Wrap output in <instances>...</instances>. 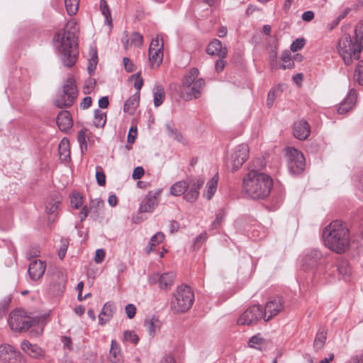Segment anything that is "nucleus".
<instances>
[{"instance_id": "56", "label": "nucleus", "mask_w": 363, "mask_h": 363, "mask_svg": "<svg viewBox=\"0 0 363 363\" xmlns=\"http://www.w3.org/2000/svg\"><path fill=\"white\" fill-rule=\"evenodd\" d=\"M106 252L104 249H98L96 250L94 256V262L97 264L101 263L104 259Z\"/></svg>"}, {"instance_id": "5", "label": "nucleus", "mask_w": 363, "mask_h": 363, "mask_svg": "<svg viewBox=\"0 0 363 363\" xmlns=\"http://www.w3.org/2000/svg\"><path fill=\"white\" fill-rule=\"evenodd\" d=\"M199 71L197 68L193 67L189 69L182 79V87L183 89H188L186 96L181 94V98L185 99H191L192 97L198 99L200 97L206 82L203 78H199Z\"/></svg>"}, {"instance_id": "51", "label": "nucleus", "mask_w": 363, "mask_h": 363, "mask_svg": "<svg viewBox=\"0 0 363 363\" xmlns=\"http://www.w3.org/2000/svg\"><path fill=\"white\" fill-rule=\"evenodd\" d=\"M98 63V57L96 52H95L91 57V59L89 61V65L87 67V70L90 74H92V73L96 69V65Z\"/></svg>"}, {"instance_id": "14", "label": "nucleus", "mask_w": 363, "mask_h": 363, "mask_svg": "<svg viewBox=\"0 0 363 363\" xmlns=\"http://www.w3.org/2000/svg\"><path fill=\"white\" fill-rule=\"evenodd\" d=\"M323 255L320 250L312 249L308 251L302 259V267L304 270L315 269Z\"/></svg>"}, {"instance_id": "59", "label": "nucleus", "mask_w": 363, "mask_h": 363, "mask_svg": "<svg viewBox=\"0 0 363 363\" xmlns=\"http://www.w3.org/2000/svg\"><path fill=\"white\" fill-rule=\"evenodd\" d=\"M164 239V235L162 232H158L154 235H152L150 240V242L153 243H157V245L162 242Z\"/></svg>"}, {"instance_id": "60", "label": "nucleus", "mask_w": 363, "mask_h": 363, "mask_svg": "<svg viewBox=\"0 0 363 363\" xmlns=\"http://www.w3.org/2000/svg\"><path fill=\"white\" fill-rule=\"evenodd\" d=\"M123 61L125 69L128 72H132L135 69L134 64L132 62V61L130 60V59L128 57H124Z\"/></svg>"}, {"instance_id": "24", "label": "nucleus", "mask_w": 363, "mask_h": 363, "mask_svg": "<svg viewBox=\"0 0 363 363\" xmlns=\"http://www.w3.org/2000/svg\"><path fill=\"white\" fill-rule=\"evenodd\" d=\"M114 305L110 302L104 304L101 312L99 315V323L104 325L108 322L114 313Z\"/></svg>"}, {"instance_id": "61", "label": "nucleus", "mask_w": 363, "mask_h": 363, "mask_svg": "<svg viewBox=\"0 0 363 363\" xmlns=\"http://www.w3.org/2000/svg\"><path fill=\"white\" fill-rule=\"evenodd\" d=\"M223 59L224 58L220 57V59L216 62L215 69L218 73L221 72L225 66V61Z\"/></svg>"}, {"instance_id": "17", "label": "nucleus", "mask_w": 363, "mask_h": 363, "mask_svg": "<svg viewBox=\"0 0 363 363\" xmlns=\"http://www.w3.org/2000/svg\"><path fill=\"white\" fill-rule=\"evenodd\" d=\"M66 277L61 272H57L52 277L50 284V290L54 295H59L65 289Z\"/></svg>"}, {"instance_id": "32", "label": "nucleus", "mask_w": 363, "mask_h": 363, "mask_svg": "<svg viewBox=\"0 0 363 363\" xmlns=\"http://www.w3.org/2000/svg\"><path fill=\"white\" fill-rule=\"evenodd\" d=\"M218 184V175H215L211 180H209L206 184V191L204 192L203 196L210 200L217 189Z\"/></svg>"}, {"instance_id": "13", "label": "nucleus", "mask_w": 363, "mask_h": 363, "mask_svg": "<svg viewBox=\"0 0 363 363\" xmlns=\"http://www.w3.org/2000/svg\"><path fill=\"white\" fill-rule=\"evenodd\" d=\"M284 308V302L281 297H274L268 301L265 305L264 315L265 316V322L269 321L271 318L278 315Z\"/></svg>"}, {"instance_id": "11", "label": "nucleus", "mask_w": 363, "mask_h": 363, "mask_svg": "<svg viewBox=\"0 0 363 363\" xmlns=\"http://www.w3.org/2000/svg\"><path fill=\"white\" fill-rule=\"evenodd\" d=\"M263 318L265 320L263 310L261 306L255 305L249 307L238 319V324L240 325H251Z\"/></svg>"}, {"instance_id": "8", "label": "nucleus", "mask_w": 363, "mask_h": 363, "mask_svg": "<svg viewBox=\"0 0 363 363\" xmlns=\"http://www.w3.org/2000/svg\"><path fill=\"white\" fill-rule=\"evenodd\" d=\"M77 96L74 81L68 79L55 99V104L60 108L70 107Z\"/></svg>"}, {"instance_id": "40", "label": "nucleus", "mask_w": 363, "mask_h": 363, "mask_svg": "<svg viewBox=\"0 0 363 363\" xmlns=\"http://www.w3.org/2000/svg\"><path fill=\"white\" fill-rule=\"evenodd\" d=\"M100 9L101 11L102 14L106 18V22L108 26L111 25L112 20L111 17V12L109 7L107 4V2L106 0H101L100 1Z\"/></svg>"}, {"instance_id": "20", "label": "nucleus", "mask_w": 363, "mask_h": 363, "mask_svg": "<svg viewBox=\"0 0 363 363\" xmlns=\"http://www.w3.org/2000/svg\"><path fill=\"white\" fill-rule=\"evenodd\" d=\"M206 52L210 55H216L221 58H225L227 55L228 50L225 47L223 48L219 40L214 39L208 44Z\"/></svg>"}, {"instance_id": "63", "label": "nucleus", "mask_w": 363, "mask_h": 363, "mask_svg": "<svg viewBox=\"0 0 363 363\" xmlns=\"http://www.w3.org/2000/svg\"><path fill=\"white\" fill-rule=\"evenodd\" d=\"M91 98L90 96H86L83 99L82 101L81 102L80 106L82 108L86 109L91 106Z\"/></svg>"}, {"instance_id": "7", "label": "nucleus", "mask_w": 363, "mask_h": 363, "mask_svg": "<svg viewBox=\"0 0 363 363\" xmlns=\"http://www.w3.org/2000/svg\"><path fill=\"white\" fill-rule=\"evenodd\" d=\"M362 50L358 43H353L350 35L344 34L339 40L337 51L345 65H349L353 60H359Z\"/></svg>"}, {"instance_id": "44", "label": "nucleus", "mask_w": 363, "mask_h": 363, "mask_svg": "<svg viewBox=\"0 0 363 363\" xmlns=\"http://www.w3.org/2000/svg\"><path fill=\"white\" fill-rule=\"evenodd\" d=\"M354 78L360 85H363V60H360L355 69Z\"/></svg>"}, {"instance_id": "52", "label": "nucleus", "mask_w": 363, "mask_h": 363, "mask_svg": "<svg viewBox=\"0 0 363 363\" xmlns=\"http://www.w3.org/2000/svg\"><path fill=\"white\" fill-rule=\"evenodd\" d=\"M60 203L59 201H55L48 204L45 207L46 213L50 215L55 214L59 208Z\"/></svg>"}, {"instance_id": "48", "label": "nucleus", "mask_w": 363, "mask_h": 363, "mask_svg": "<svg viewBox=\"0 0 363 363\" xmlns=\"http://www.w3.org/2000/svg\"><path fill=\"white\" fill-rule=\"evenodd\" d=\"M9 363H26V359L23 354L16 349Z\"/></svg>"}, {"instance_id": "22", "label": "nucleus", "mask_w": 363, "mask_h": 363, "mask_svg": "<svg viewBox=\"0 0 363 363\" xmlns=\"http://www.w3.org/2000/svg\"><path fill=\"white\" fill-rule=\"evenodd\" d=\"M158 278L159 286L161 289H169L173 285L176 274L173 272H165L161 275L155 274Z\"/></svg>"}, {"instance_id": "15", "label": "nucleus", "mask_w": 363, "mask_h": 363, "mask_svg": "<svg viewBox=\"0 0 363 363\" xmlns=\"http://www.w3.org/2000/svg\"><path fill=\"white\" fill-rule=\"evenodd\" d=\"M45 269L46 264L44 262L39 259L31 261L28 269L30 279L38 281L44 275Z\"/></svg>"}, {"instance_id": "53", "label": "nucleus", "mask_w": 363, "mask_h": 363, "mask_svg": "<svg viewBox=\"0 0 363 363\" xmlns=\"http://www.w3.org/2000/svg\"><path fill=\"white\" fill-rule=\"evenodd\" d=\"M305 45V40L303 38H298L296 40H294L291 45V50L293 52H297L300 50Z\"/></svg>"}, {"instance_id": "18", "label": "nucleus", "mask_w": 363, "mask_h": 363, "mask_svg": "<svg viewBox=\"0 0 363 363\" xmlns=\"http://www.w3.org/2000/svg\"><path fill=\"white\" fill-rule=\"evenodd\" d=\"M21 348L32 358L39 359L45 356V352L40 346L31 344L28 340H23L21 344Z\"/></svg>"}, {"instance_id": "47", "label": "nucleus", "mask_w": 363, "mask_h": 363, "mask_svg": "<svg viewBox=\"0 0 363 363\" xmlns=\"http://www.w3.org/2000/svg\"><path fill=\"white\" fill-rule=\"evenodd\" d=\"M264 342V340L259 334L252 336L248 341L250 347L259 348Z\"/></svg>"}, {"instance_id": "9", "label": "nucleus", "mask_w": 363, "mask_h": 363, "mask_svg": "<svg viewBox=\"0 0 363 363\" xmlns=\"http://www.w3.org/2000/svg\"><path fill=\"white\" fill-rule=\"evenodd\" d=\"M37 320L23 315V311L16 310L12 311L8 320L11 329L16 332H26L37 323Z\"/></svg>"}, {"instance_id": "25", "label": "nucleus", "mask_w": 363, "mask_h": 363, "mask_svg": "<svg viewBox=\"0 0 363 363\" xmlns=\"http://www.w3.org/2000/svg\"><path fill=\"white\" fill-rule=\"evenodd\" d=\"M140 101V93L136 92L130 96L125 102L123 111L130 115L134 114Z\"/></svg>"}, {"instance_id": "28", "label": "nucleus", "mask_w": 363, "mask_h": 363, "mask_svg": "<svg viewBox=\"0 0 363 363\" xmlns=\"http://www.w3.org/2000/svg\"><path fill=\"white\" fill-rule=\"evenodd\" d=\"M15 350L12 345L9 344L0 345V363H9Z\"/></svg>"}, {"instance_id": "54", "label": "nucleus", "mask_w": 363, "mask_h": 363, "mask_svg": "<svg viewBox=\"0 0 363 363\" xmlns=\"http://www.w3.org/2000/svg\"><path fill=\"white\" fill-rule=\"evenodd\" d=\"M125 313L129 319L135 317L136 313V308L133 304L129 303L125 308Z\"/></svg>"}, {"instance_id": "50", "label": "nucleus", "mask_w": 363, "mask_h": 363, "mask_svg": "<svg viewBox=\"0 0 363 363\" xmlns=\"http://www.w3.org/2000/svg\"><path fill=\"white\" fill-rule=\"evenodd\" d=\"M130 78H134L135 82L134 83V87L137 89V92L140 93V90L141 89L143 85V79L141 77L140 72H137L136 74H133Z\"/></svg>"}, {"instance_id": "6", "label": "nucleus", "mask_w": 363, "mask_h": 363, "mask_svg": "<svg viewBox=\"0 0 363 363\" xmlns=\"http://www.w3.org/2000/svg\"><path fill=\"white\" fill-rule=\"evenodd\" d=\"M194 301V295L187 285L179 286L171 301V309L175 313H185L190 309Z\"/></svg>"}, {"instance_id": "46", "label": "nucleus", "mask_w": 363, "mask_h": 363, "mask_svg": "<svg viewBox=\"0 0 363 363\" xmlns=\"http://www.w3.org/2000/svg\"><path fill=\"white\" fill-rule=\"evenodd\" d=\"M96 179L99 186H103L106 184V175L101 166L96 167Z\"/></svg>"}, {"instance_id": "39", "label": "nucleus", "mask_w": 363, "mask_h": 363, "mask_svg": "<svg viewBox=\"0 0 363 363\" xmlns=\"http://www.w3.org/2000/svg\"><path fill=\"white\" fill-rule=\"evenodd\" d=\"M354 38L356 43L363 50V21L357 24L354 29Z\"/></svg>"}, {"instance_id": "4", "label": "nucleus", "mask_w": 363, "mask_h": 363, "mask_svg": "<svg viewBox=\"0 0 363 363\" xmlns=\"http://www.w3.org/2000/svg\"><path fill=\"white\" fill-rule=\"evenodd\" d=\"M205 179L203 177L179 181L171 186L169 191L172 196H179L183 195L185 201L194 203L198 199L199 190L203 185Z\"/></svg>"}, {"instance_id": "62", "label": "nucleus", "mask_w": 363, "mask_h": 363, "mask_svg": "<svg viewBox=\"0 0 363 363\" xmlns=\"http://www.w3.org/2000/svg\"><path fill=\"white\" fill-rule=\"evenodd\" d=\"M276 99L275 91L271 90L268 93L267 99V105L268 107H271L274 104V101Z\"/></svg>"}, {"instance_id": "55", "label": "nucleus", "mask_w": 363, "mask_h": 363, "mask_svg": "<svg viewBox=\"0 0 363 363\" xmlns=\"http://www.w3.org/2000/svg\"><path fill=\"white\" fill-rule=\"evenodd\" d=\"M68 247V240H62V245L58 252V256L60 259H64L66 255L67 250Z\"/></svg>"}, {"instance_id": "41", "label": "nucleus", "mask_w": 363, "mask_h": 363, "mask_svg": "<svg viewBox=\"0 0 363 363\" xmlns=\"http://www.w3.org/2000/svg\"><path fill=\"white\" fill-rule=\"evenodd\" d=\"M86 129H82L79 131L77 135V141L80 145L82 154H84L87 150V143L86 140Z\"/></svg>"}, {"instance_id": "31", "label": "nucleus", "mask_w": 363, "mask_h": 363, "mask_svg": "<svg viewBox=\"0 0 363 363\" xmlns=\"http://www.w3.org/2000/svg\"><path fill=\"white\" fill-rule=\"evenodd\" d=\"M143 41V35L138 32H133L125 40V48L127 49L128 46L140 47Z\"/></svg>"}, {"instance_id": "34", "label": "nucleus", "mask_w": 363, "mask_h": 363, "mask_svg": "<svg viewBox=\"0 0 363 363\" xmlns=\"http://www.w3.org/2000/svg\"><path fill=\"white\" fill-rule=\"evenodd\" d=\"M106 123V114L99 109L94 111L93 123L96 128H103Z\"/></svg>"}, {"instance_id": "12", "label": "nucleus", "mask_w": 363, "mask_h": 363, "mask_svg": "<svg viewBox=\"0 0 363 363\" xmlns=\"http://www.w3.org/2000/svg\"><path fill=\"white\" fill-rule=\"evenodd\" d=\"M249 157V147L246 144H240L236 146L231 154L230 160L232 169L237 171Z\"/></svg>"}, {"instance_id": "26", "label": "nucleus", "mask_w": 363, "mask_h": 363, "mask_svg": "<svg viewBox=\"0 0 363 363\" xmlns=\"http://www.w3.org/2000/svg\"><path fill=\"white\" fill-rule=\"evenodd\" d=\"M165 130L168 137L182 144L186 143V139L182 133L174 126L173 123H168L165 125Z\"/></svg>"}, {"instance_id": "2", "label": "nucleus", "mask_w": 363, "mask_h": 363, "mask_svg": "<svg viewBox=\"0 0 363 363\" xmlns=\"http://www.w3.org/2000/svg\"><path fill=\"white\" fill-rule=\"evenodd\" d=\"M323 239L325 247L337 254H342L350 247V230L345 223L338 220L325 227Z\"/></svg>"}, {"instance_id": "37", "label": "nucleus", "mask_w": 363, "mask_h": 363, "mask_svg": "<svg viewBox=\"0 0 363 363\" xmlns=\"http://www.w3.org/2000/svg\"><path fill=\"white\" fill-rule=\"evenodd\" d=\"M79 0H65V5L67 13L73 16L77 13L79 9Z\"/></svg>"}, {"instance_id": "33", "label": "nucleus", "mask_w": 363, "mask_h": 363, "mask_svg": "<svg viewBox=\"0 0 363 363\" xmlns=\"http://www.w3.org/2000/svg\"><path fill=\"white\" fill-rule=\"evenodd\" d=\"M335 267L340 275L343 277H350L351 274V267L347 260L341 259L338 261Z\"/></svg>"}, {"instance_id": "43", "label": "nucleus", "mask_w": 363, "mask_h": 363, "mask_svg": "<svg viewBox=\"0 0 363 363\" xmlns=\"http://www.w3.org/2000/svg\"><path fill=\"white\" fill-rule=\"evenodd\" d=\"M163 50V40L162 38H159V37H156L155 38L152 39L150 48H149V52H151V51H162Z\"/></svg>"}, {"instance_id": "42", "label": "nucleus", "mask_w": 363, "mask_h": 363, "mask_svg": "<svg viewBox=\"0 0 363 363\" xmlns=\"http://www.w3.org/2000/svg\"><path fill=\"white\" fill-rule=\"evenodd\" d=\"M69 141L65 138L60 142L59 145V153L60 157H64L63 160H66L69 157Z\"/></svg>"}, {"instance_id": "3", "label": "nucleus", "mask_w": 363, "mask_h": 363, "mask_svg": "<svg viewBox=\"0 0 363 363\" xmlns=\"http://www.w3.org/2000/svg\"><path fill=\"white\" fill-rule=\"evenodd\" d=\"M272 185V179L269 175L255 170H251L243 178V191L253 199L267 198Z\"/></svg>"}, {"instance_id": "1", "label": "nucleus", "mask_w": 363, "mask_h": 363, "mask_svg": "<svg viewBox=\"0 0 363 363\" xmlns=\"http://www.w3.org/2000/svg\"><path fill=\"white\" fill-rule=\"evenodd\" d=\"M79 30L77 23L72 20L67 23L63 30L57 33L53 38L54 42H59L58 52L63 65L72 67L77 62V37Z\"/></svg>"}, {"instance_id": "57", "label": "nucleus", "mask_w": 363, "mask_h": 363, "mask_svg": "<svg viewBox=\"0 0 363 363\" xmlns=\"http://www.w3.org/2000/svg\"><path fill=\"white\" fill-rule=\"evenodd\" d=\"M281 60L284 62V64L281 66V67L284 69H291L294 66V62L291 59V57L288 55L283 56L281 57Z\"/></svg>"}, {"instance_id": "23", "label": "nucleus", "mask_w": 363, "mask_h": 363, "mask_svg": "<svg viewBox=\"0 0 363 363\" xmlns=\"http://www.w3.org/2000/svg\"><path fill=\"white\" fill-rule=\"evenodd\" d=\"M158 201L156 196L147 195L142 201L139 211L142 213L152 212L157 206Z\"/></svg>"}, {"instance_id": "16", "label": "nucleus", "mask_w": 363, "mask_h": 363, "mask_svg": "<svg viewBox=\"0 0 363 363\" xmlns=\"http://www.w3.org/2000/svg\"><path fill=\"white\" fill-rule=\"evenodd\" d=\"M311 133V127L306 120H300L294 123L293 134L295 138L303 140H306Z\"/></svg>"}, {"instance_id": "29", "label": "nucleus", "mask_w": 363, "mask_h": 363, "mask_svg": "<svg viewBox=\"0 0 363 363\" xmlns=\"http://www.w3.org/2000/svg\"><path fill=\"white\" fill-rule=\"evenodd\" d=\"M153 101L155 107H159L165 99V91L163 86L157 84L153 88Z\"/></svg>"}, {"instance_id": "36", "label": "nucleus", "mask_w": 363, "mask_h": 363, "mask_svg": "<svg viewBox=\"0 0 363 363\" xmlns=\"http://www.w3.org/2000/svg\"><path fill=\"white\" fill-rule=\"evenodd\" d=\"M145 324L149 335L151 336H155L157 329L160 328V321L158 319L153 316L149 320L146 319Z\"/></svg>"}, {"instance_id": "27", "label": "nucleus", "mask_w": 363, "mask_h": 363, "mask_svg": "<svg viewBox=\"0 0 363 363\" xmlns=\"http://www.w3.org/2000/svg\"><path fill=\"white\" fill-rule=\"evenodd\" d=\"M327 334L328 330L326 328H320L318 330L313 342V348L315 351H318L323 348L327 340Z\"/></svg>"}, {"instance_id": "58", "label": "nucleus", "mask_w": 363, "mask_h": 363, "mask_svg": "<svg viewBox=\"0 0 363 363\" xmlns=\"http://www.w3.org/2000/svg\"><path fill=\"white\" fill-rule=\"evenodd\" d=\"M145 174V170L143 167H137L134 169L133 172V179H140L143 177Z\"/></svg>"}, {"instance_id": "45", "label": "nucleus", "mask_w": 363, "mask_h": 363, "mask_svg": "<svg viewBox=\"0 0 363 363\" xmlns=\"http://www.w3.org/2000/svg\"><path fill=\"white\" fill-rule=\"evenodd\" d=\"M70 202L72 207L77 209L83 203V197L79 193H74L70 197Z\"/></svg>"}, {"instance_id": "35", "label": "nucleus", "mask_w": 363, "mask_h": 363, "mask_svg": "<svg viewBox=\"0 0 363 363\" xmlns=\"http://www.w3.org/2000/svg\"><path fill=\"white\" fill-rule=\"evenodd\" d=\"M162 51H151L149 52V60L152 67H158L162 61Z\"/></svg>"}, {"instance_id": "38", "label": "nucleus", "mask_w": 363, "mask_h": 363, "mask_svg": "<svg viewBox=\"0 0 363 363\" xmlns=\"http://www.w3.org/2000/svg\"><path fill=\"white\" fill-rule=\"evenodd\" d=\"M139 337L133 330H125L123 333V341L137 345L139 342Z\"/></svg>"}, {"instance_id": "21", "label": "nucleus", "mask_w": 363, "mask_h": 363, "mask_svg": "<svg viewBox=\"0 0 363 363\" xmlns=\"http://www.w3.org/2000/svg\"><path fill=\"white\" fill-rule=\"evenodd\" d=\"M58 128L62 131H67L72 127L73 122L68 111H61L56 118Z\"/></svg>"}, {"instance_id": "19", "label": "nucleus", "mask_w": 363, "mask_h": 363, "mask_svg": "<svg viewBox=\"0 0 363 363\" xmlns=\"http://www.w3.org/2000/svg\"><path fill=\"white\" fill-rule=\"evenodd\" d=\"M357 101V92L352 89L343 101L339 105L337 111L340 114H344L351 110Z\"/></svg>"}, {"instance_id": "30", "label": "nucleus", "mask_w": 363, "mask_h": 363, "mask_svg": "<svg viewBox=\"0 0 363 363\" xmlns=\"http://www.w3.org/2000/svg\"><path fill=\"white\" fill-rule=\"evenodd\" d=\"M110 360L112 363H122L121 354L120 352L118 344L116 340H112L110 349Z\"/></svg>"}, {"instance_id": "10", "label": "nucleus", "mask_w": 363, "mask_h": 363, "mask_svg": "<svg viewBox=\"0 0 363 363\" xmlns=\"http://www.w3.org/2000/svg\"><path fill=\"white\" fill-rule=\"evenodd\" d=\"M287 164L289 172L293 174H301L305 168V157L303 153L294 147L286 148Z\"/></svg>"}, {"instance_id": "64", "label": "nucleus", "mask_w": 363, "mask_h": 363, "mask_svg": "<svg viewBox=\"0 0 363 363\" xmlns=\"http://www.w3.org/2000/svg\"><path fill=\"white\" fill-rule=\"evenodd\" d=\"M314 16L315 15H314L313 11H305L302 14V19L304 21L309 22V21H311V20H313L314 18Z\"/></svg>"}, {"instance_id": "49", "label": "nucleus", "mask_w": 363, "mask_h": 363, "mask_svg": "<svg viewBox=\"0 0 363 363\" xmlns=\"http://www.w3.org/2000/svg\"><path fill=\"white\" fill-rule=\"evenodd\" d=\"M225 216V211L223 209H220L218 211V213L216 214V217L214 221L212 223V228H218L220 225Z\"/></svg>"}]
</instances>
